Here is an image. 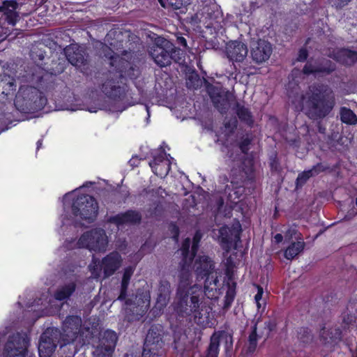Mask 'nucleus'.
<instances>
[{"mask_svg":"<svg viewBox=\"0 0 357 357\" xmlns=\"http://www.w3.org/2000/svg\"><path fill=\"white\" fill-rule=\"evenodd\" d=\"M201 238L202 234L197 231L193 237L192 246L190 247V240L186 238L181 248L183 259L181 264V269L178 288L180 301L176 310L182 315H188L197 311L199 308V297L202 294L199 284H195L191 286L192 280L189 272Z\"/></svg>","mask_w":357,"mask_h":357,"instance_id":"1","label":"nucleus"},{"mask_svg":"<svg viewBox=\"0 0 357 357\" xmlns=\"http://www.w3.org/2000/svg\"><path fill=\"white\" fill-rule=\"evenodd\" d=\"M297 109L305 110L311 118L321 119L332 109L333 97L327 91L320 88L311 87L305 95L294 101Z\"/></svg>","mask_w":357,"mask_h":357,"instance_id":"2","label":"nucleus"},{"mask_svg":"<svg viewBox=\"0 0 357 357\" xmlns=\"http://www.w3.org/2000/svg\"><path fill=\"white\" fill-rule=\"evenodd\" d=\"M193 268L197 280L206 277L204 294L208 298H216L222 294L218 277L220 273L214 270L213 261L206 255H199L195 258Z\"/></svg>","mask_w":357,"mask_h":357,"instance_id":"3","label":"nucleus"},{"mask_svg":"<svg viewBox=\"0 0 357 357\" xmlns=\"http://www.w3.org/2000/svg\"><path fill=\"white\" fill-rule=\"evenodd\" d=\"M77 190H73L63 197V206L65 208L72 207L73 212L76 218H81L89 222L93 221L98 213V204L93 197L84 195L77 197Z\"/></svg>","mask_w":357,"mask_h":357,"instance_id":"4","label":"nucleus"},{"mask_svg":"<svg viewBox=\"0 0 357 357\" xmlns=\"http://www.w3.org/2000/svg\"><path fill=\"white\" fill-rule=\"evenodd\" d=\"M179 52L173 43L162 37L155 38V44L151 47L150 54L155 62L160 66L170 65L173 59L176 60V53Z\"/></svg>","mask_w":357,"mask_h":357,"instance_id":"5","label":"nucleus"},{"mask_svg":"<svg viewBox=\"0 0 357 357\" xmlns=\"http://www.w3.org/2000/svg\"><path fill=\"white\" fill-rule=\"evenodd\" d=\"M76 244L78 248H86L95 252H105L108 240L103 229H93L84 233Z\"/></svg>","mask_w":357,"mask_h":357,"instance_id":"6","label":"nucleus"},{"mask_svg":"<svg viewBox=\"0 0 357 357\" xmlns=\"http://www.w3.org/2000/svg\"><path fill=\"white\" fill-rule=\"evenodd\" d=\"M27 347L28 339L25 334L13 335L6 344L3 357H24Z\"/></svg>","mask_w":357,"mask_h":357,"instance_id":"7","label":"nucleus"},{"mask_svg":"<svg viewBox=\"0 0 357 357\" xmlns=\"http://www.w3.org/2000/svg\"><path fill=\"white\" fill-rule=\"evenodd\" d=\"M59 332L56 328H47L41 335L38 345L40 357H50L56 348Z\"/></svg>","mask_w":357,"mask_h":357,"instance_id":"8","label":"nucleus"},{"mask_svg":"<svg viewBox=\"0 0 357 357\" xmlns=\"http://www.w3.org/2000/svg\"><path fill=\"white\" fill-rule=\"evenodd\" d=\"M117 340L116 334L112 331L104 332L100 346L93 352V357H110Z\"/></svg>","mask_w":357,"mask_h":357,"instance_id":"9","label":"nucleus"},{"mask_svg":"<svg viewBox=\"0 0 357 357\" xmlns=\"http://www.w3.org/2000/svg\"><path fill=\"white\" fill-rule=\"evenodd\" d=\"M272 54L271 45L264 40H253L251 44V55L252 59L258 63L266 61Z\"/></svg>","mask_w":357,"mask_h":357,"instance_id":"10","label":"nucleus"},{"mask_svg":"<svg viewBox=\"0 0 357 357\" xmlns=\"http://www.w3.org/2000/svg\"><path fill=\"white\" fill-rule=\"evenodd\" d=\"M241 225L239 222H234L231 227L227 226L222 227L219 230L220 236L218 237L220 242L226 249L229 248V245L236 243L240 238Z\"/></svg>","mask_w":357,"mask_h":357,"instance_id":"11","label":"nucleus"},{"mask_svg":"<svg viewBox=\"0 0 357 357\" xmlns=\"http://www.w3.org/2000/svg\"><path fill=\"white\" fill-rule=\"evenodd\" d=\"M269 324L264 323L259 324L257 323L252 331L249 335L248 343L245 346V351L247 354H252L257 349V342L259 338L269 333Z\"/></svg>","mask_w":357,"mask_h":357,"instance_id":"12","label":"nucleus"},{"mask_svg":"<svg viewBox=\"0 0 357 357\" xmlns=\"http://www.w3.org/2000/svg\"><path fill=\"white\" fill-rule=\"evenodd\" d=\"M248 50L247 46L238 41H230L226 46V54L233 62H243L247 57Z\"/></svg>","mask_w":357,"mask_h":357,"instance_id":"13","label":"nucleus"},{"mask_svg":"<svg viewBox=\"0 0 357 357\" xmlns=\"http://www.w3.org/2000/svg\"><path fill=\"white\" fill-rule=\"evenodd\" d=\"M81 325V319L78 317H67L64 321V343L61 344H68L74 341L77 337V331H79Z\"/></svg>","mask_w":357,"mask_h":357,"instance_id":"14","label":"nucleus"},{"mask_svg":"<svg viewBox=\"0 0 357 357\" xmlns=\"http://www.w3.org/2000/svg\"><path fill=\"white\" fill-rule=\"evenodd\" d=\"M21 97L27 102H33L36 107H41L46 103V99L42 96V93L34 87L21 88L16 97L17 101Z\"/></svg>","mask_w":357,"mask_h":357,"instance_id":"15","label":"nucleus"},{"mask_svg":"<svg viewBox=\"0 0 357 357\" xmlns=\"http://www.w3.org/2000/svg\"><path fill=\"white\" fill-rule=\"evenodd\" d=\"M173 158L170 155L162 153L160 156L154 158L153 161L150 162V166L155 174L160 177L165 176L169 169Z\"/></svg>","mask_w":357,"mask_h":357,"instance_id":"16","label":"nucleus"},{"mask_svg":"<svg viewBox=\"0 0 357 357\" xmlns=\"http://www.w3.org/2000/svg\"><path fill=\"white\" fill-rule=\"evenodd\" d=\"M221 341H225L227 347L231 346V336L226 333H214L211 338V343L206 357H218L219 344Z\"/></svg>","mask_w":357,"mask_h":357,"instance_id":"17","label":"nucleus"},{"mask_svg":"<svg viewBox=\"0 0 357 357\" xmlns=\"http://www.w3.org/2000/svg\"><path fill=\"white\" fill-rule=\"evenodd\" d=\"M340 338V331L338 328L324 326L320 331V342L327 349H331Z\"/></svg>","mask_w":357,"mask_h":357,"instance_id":"18","label":"nucleus"},{"mask_svg":"<svg viewBox=\"0 0 357 357\" xmlns=\"http://www.w3.org/2000/svg\"><path fill=\"white\" fill-rule=\"evenodd\" d=\"M17 4L10 1H4L0 6V22L6 21L9 24L15 25L18 20V14L16 12Z\"/></svg>","mask_w":357,"mask_h":357,"instance_id":"19","label":"nucleus"},{"mask_svg":"<svg viewBox=\"0 0 357 357\" xmlns=\"http://www.w3.org/2000/svg\"><path fill=\"white\" fill-rule=\"evenodd\" d=\"M65 54L68 61L73 66L81 67L84 63L83 51L77 44H73L66 47Z\"/></svg>","mask_w":357,"mask_h":357,"instance_id":"20","label":"nucleus"},{"mask_svg":"<svg viewBox=\"0 0 357 357\" xmlns=\"http://www.w3.org/2000/svg\"><path fill=\"white\" fill-rule=\"evenodd\" d=\"M121 257L118 252H112L104 258L102 267L107 276L113 274L121 264Z\"/></svg>","mask_w":357,"mask_h":357,"instance_id":"21","label":"nucleus"},{"mask_svg":"<svg viewBox=\"0 0 357 357\" xmlns=\"http://www.w3.org/2000/svg\"><path fill=\"white\" fill-rule=\"evenodd\" d=\"M331 56L344 65H351L357 61V52L346 49L338 50Z\"/></svg>","mask_w":357,"mask_h":357,"instance_id":"22","label":"nucleus"},{"mask_svg":"<svg viewBox=\"0 0 357 357\" xmlns=\"http://www.w3.org/2000/svg\"><path fill=\"white\" fill-rule=\"evenodd\" d=\"M110 222L114 223L117 227L124 224H134L140 220V216L138 213L128 211L125 213L119 214L110 218Z\"/></svg>","mask_w":357,"mask_h":357,"instance_id":"23","label":"nucleus"},{"mask_svg":"<svg viewBox=\"0 0 357 357\" xmlns=\"http://www.w3.org/2000/svg\"><path fill=\"white\" fill-rule=\"evenodd\" d=\"M208 90L214 105L219 109H225L229 105L227 95L222 93L215 86H210L208 88Z\"/></svg>","mask_w":357,"mask_h":357,"instance_id":"24","label":"nucleus"},{"mask_svg":"<svg viewBox=\"0 0 357 357\" xmlns=\"http://www.w3.org/2000/svg\"><path fill=\"white\" fill-rule=\"evenodd\" d=\"M305 246V243L303 241H297L293 243L290 245L284 251V257L287 259H292L296 256H297L302 250H303Z\"/></svg>","mask_w":357,"mask_h":357,"instance_id":"25","label":"nucleus"},{"mask_svg":"<svg viewBox=\"0 0 357 357\" xmlns=\"http://www.w3.org/2000/svg\"><path fill=\"white\" fill-rule=\"evenodd\" d=\"M322 171H324L323 166L318 165L310 170L302 172L298 176L296 180L297 185H303L309 178L318 174Z\"/></svg>","mask_w":357,"mask_h":357,"instance_id":"26","label":"nucleus"},{"mask_svg":"<svg viewBox=\"0 0 357 357\" xmlns=\"http://www.w3.org/2000/svg\"><path fill=\"white\" fill-rule=\"evenodd\" d=\"M75 285L73 282L66 284L56 291L55 293V298L59 301H63L68 298L75 291Z\"/></svg>","mask_w":357,"mask_h":357,"instance_id":"27","label":"nucleus"},{"mask_svg":"<svg viewBox=\"0 0 357 357\" xmlns=\"http://www.w3.org/2000/svg\"><path fill=\"white\" fill-rule=\"evenodd\" d=\"M134 272V268L129 266L124 270L122 282H121V292L119 299L123 300L126 297V291L128 288L130 280Z\"/></svg>","mask_w":357,"mask_h":357,"instance_id":"28","label":"nucleus"},{"mask_svg":"<svg viewBox=\"0 0 357 357\" xmlns=\"http://www.w3.org/2000/svg\"><path fill=\"white\" fill-rule=\"evenodd\" d=\"M333 69L334 66L331 64V63L326 61V66L322 68H317L311 63H307L303 68V72L305 74L317 73L321 72L329 73L333 70Z\"/></svg>","mask_w":357,"mask_h":357,"instance_id":"29","label":"nucleus"},{"mask_svg":"<svg viewBox=\"0 0 357 357\" xmlns=\"http://www.w3.org/2000/svg\"><path fill=\"white\" fill-rule=\"evenodd\" d=\"M341 120L347 124L354 125L357 123L356 115L349 109L342 107L340 112Z\"/></svg>","mask_w":357,"mask_h":357,"instance_id":"30","label":"nucleus"},{"mask_svg":"<svg viewBox=\"0 0 357 357\" xmlns=\"http://www.w3.org/2000/svg\"><path fill=\"white\" fill-rule=\"evenodd\" d=\"M257 292L255 296V302L257 305V312L261 313L264 312L266 306V300L263 298L264 290L259 287L257 286Z\"/></svg>","mask_w":357,"mask_h":357,"instance_id":"31","label":"nucleus"},{"mask_svg":"<svg viewBox=\"0 0 357 357\" xmlns=\"http://www.w3.org/2000/svg\"><path fill=\"white\" fill-rule=\"evenodd\" d=\"M163 293H161L158 297L155 305V307L160 310L167 304L169 301V295L170 294V289H169L168 285L163 287Z\"/></svg>","mask_w":357,"mask_h":357,"instance_id":"32","label":"nucleus"},{"mask_svg":"<svg viewBox=\"0 0 357 357\" xmlns=\"http://www.w3.org/2000/svg\"><path fill=\"white\" fill-rule=\"evenodd\" d=\"M153 333L151 331H149L145 340V348L143 351L142 356L143 357H151V354H155L153 352V348H149V347L154 343L155 341L152 340Z\"/></svg>","mask_w":357,"mask_h":357,"instance_id":"33","label":"nucleus"},{"mask_svg":"<svg viewBox=\"0 0 357 357\" xmlns=\"http://www.w3.org/2000/svg\"><path fill=\"white\" fill-rule=\"evenodd\" d=\"M166 7L170 6L173 9L178 10L189 3V0H167Z\"/></svg>","mask_w":357,"mask_h":357,"instance_id":"34","label":"nucleus"},{"mask_svg":"<svg viewBox=\"0 0 357 357\" xmlns=\"http://www.w3.org/2000/svg\"><path fill=\"white\" fill-rule=\"evenodd\" d=\"M238 115L241 119L247 121H248L250 119V114L249 111L245 108L239 109L238 112Z\"/></svg>","mask_w":357,"mask_h":357,"instance_id":"35","label":"nucleus"},{"mask_svg":"<svg viewBox=\"0 0 357 357\" xmlns=\"http://www.w3.org/2000/svg\"><path fill=\"white\" fill-rule=\"evenodd\" d=\"M89 268H90V269L92 272V274L93 275L94 277H97L99 275L100 267L99 264H96V261H95L93 260V264H91L89 266Z\"/></svg>","mask_w":357,"mask_h":357,"instance_id":"36","label":"nucleus"},{"mask_svg":"<svg viewBox=\"0 0 357 357\" xmlns=\"http://www.w3.org/2000/svg\"><path fill=\"white\" fill-rule=\"evenodd\" d=\"M351 0H331L332 3L336 7H342L347 5Z\"/></svg>","mask_w":357,"mask_h":357,"instance_id":"37","label":"nucleus"},{"mask_svg":"<svg viewBox=\"0 0 357 357\" xmlns=\"http://www.w3.org/2000/svg\"><path fill=\"white\" fill-rule=\"evenodd\" d=\"M307 53L306 50L301 49L298 53V60L299 61H303L307 58Z\"/></svg>","mask_w":357,"mask_h":357,"instance_id":"38","label":"nucleus"},{"mask_svg":"<svg viewBox=\"0 0 357 357\" xmlns=\"http://www.w3.org/2000/svg\"><path fill=\"white\" fill-rule=\"evenodd\" d=\"M7 36V30L0 26V42L5 39Z\"/></svg>","mask_w":357,"mask_h":357,"instance_id":"39","label":"nucleus"},{"mask_svg":"<svg viewBox=\"0 0 357 357\" xmlns=\"http://www.w3.org/2000/svg\"><path fill=\"white\" fill-rule=\"evenodd\" d=\"M283 240V236L282 234H277L274 237H273V241L276 243H279L280 242H282Z\"/></svg>","mask_w":357,"mask_h":357,"instance_id":"40","label":"nucleus"},{"mask_svg":"<svg viewBox=\"0 0 357 357\" xmlns=\"http://www.w3.org/2000/svg\"><path fill=\"white\" fill-rule=\"evenodd\" d=\"M177 41L178 43L183 45V47H186L187 46V43H186V40L185 38L181 36V37H178L177 38Z\"/></svg>","mask_w":357,"mask_h":357,"instance_id":"41","label":"nucleus"},{"mask_svg":"<svg viewBox=\"0 0 357 357\" xmlns=\"http://www.w3.org/2000/svg\"><path fill=\"white\" fill-rule=\"evenodd\" d=\"M149 301L146 298V301H143V305L141 307L142 312H144L149 306Z\"/></svg>","mask_w":357,"mask_h":357,"instance_id":"42","label":"nucleus"},{"mask_svg":"<svg viewBox=\"0 0 357 357\" xmlns=\"http://www.w3.org/2000/svg\"><path fill=\"white\" fill-rule=\"evenodd\" d=\"M158 1L163 8H166V3H165L164 0H158Z\"/></svg>","mask_w":357,"mask_h":357,"instance_id":"43","label":"nucleus"},{"mask_svg":"<svg viewBox=\"0 0 357 357\" xmlns=\"http://www.w3.org/2000/svg\"><path fill=\"white\" fill-rule=\"evenodd\" d=\"M227 295L228 296L231 295V296L233 298L234 297V292H233V291L231 290L230 291H228L227 292Z\"/></svg>","mask_w":357,"mask_h":357,"instance_id":"44","label":"nucleus"},{"mask_svg":"<svg viewBox=\"0 0 357 357\" xmlns=\"http://www.w3.org/2000/svg\"><path fill=\"white\" fill-rule=\"evenodd\" d=\"M41 144H42L41 141H40V140H39V141L37 142V149H38L40 147Z\"/></svg>","mask_w":357,"mask_h":357,"instance_id":"45","label":"nucleus"},{"mask_svg":"<svg viewBox=\"0 0 357 357\" xmlns=\"http://www.w3.org/2000/svg\"><path fill=\"white\" fill-rule=\"evenodd\" d=\"M174 229L175 230L176 236H178V229L176 227H174Z\"/></svg>","mask_w":357,"mask_h":357,"instance_id":"46","label":"nucleus"},{"mask_svg":"<svg viewBox=\"0 0 357 357\" xmlns=\"http://www.w3.org/2000/svg\"><path fill=\"white\" fill-rule=\"evenodd\" d=\"M156 342H159L158 337H157V340H155Z\"/></svg>","mask_w":357,"mask_h":357,"instance_id":"47","label":"nucleus"}]
</instances>
